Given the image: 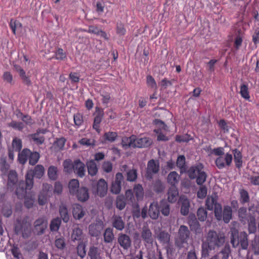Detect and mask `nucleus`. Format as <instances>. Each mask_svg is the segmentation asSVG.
Masks as SVG:
<instances>
[{"label":"nucleus","mask_w":259,"mask_h":259,"mask_svg":"<svg viewBox=\"0 0 259 259\" xmlns=\"http://www.w3.org/2000/svg\"><path fill=\"white\" fill-rule=\"evenodd\" d=\"M233 157L232 154L229 153L223 155V156H219L215 160V163L217 167L220 169H223L226 167H229L232 162Z\"/></svg>","instance_id":"9d476101"},{"label":"nucleus","mask_w":259,"mask_h":259,"mask_svg":"<svg viewBox=\"0 0 259 259\" xmlns=\"http://www.w3.org/2000/svg\"><path fill=\"white\" fill-rule=\"evenodd\" d=\"M203 168V165L198 163L191 166L187 172L189 178L191 180L196 179L198 185H202L206 181L207 175Z\"/></svg>","instance_id":"f03ea898"},{"label":"nucleus","mask_w":259,"mask_h":259,"mask_svg":"<svg viewBox=\"0 0 259 259\" xmlns=\"http://www.w3.org/2000/svg\"><path fill=\"white\" fill-rule=\"evenodd\" d=\"M55 58L58 60H64L67 55L62 48H58L55 52Z\"/></svg>","instance_id":"13d9d810"},{"label":"nucleus","mask_w":259,"mask_h":259,"mask_svg":"<svg viewBox=\"0 0 259 259\" xmlns=\"http://www.w3.org/2000/svg\"><path fill=\"white\" fill-rule=\"evenodd\" d=\"M179 203L181 205V213L183 215H187L189 212L190 201L186 197H180Z\"/></svg>","instance_id":"4be33fe9"},{"label":"nucleus","mask_w":259,"mask_h":259,"mask_svg":"<svg viewBox=\"0 0 259 259\" xmlns=\"http://www.w3.org/2000/svg\"><path fill=\"white\" fill-rule=\"evenodd\" d=\"M159 171V163L158 161L151 159L147 163L145 177L148 180H151L154 175L156 174Z\"/></svg>","instance_id":"6e6552de"},{"label":"nucleus","mask_w":259,"mask_h":259,"mask_svg":"<svg viewBox=\"0 0 259 259\" xmlns=\"http://www.w3.org/2000/svg\"><path fill=\"white\" fill-rule=\"evenodd\" d=\"M104 227V222L99 219L96 220L89 226V233L93 237H98Z\"/></svg>","instance_id":"1a4fd4ad"},{"label":"nucleus","mask_w":259,"mask_h":259,"mask_svg":"<svg viewBox=\"0 0 259 259\" xmlns=\"http://www.w3.org/2000/svg\"><path fill=\"white\" fill-rule=\"evenodd\" d=\"M58 169L56 166H50L48 170L49 178L52 180H56L58 178Z\"/></svg>","instance_id":"5fc2aeb1"},{"label":"nucleus","mask_w":259,"mask_h":259,"mask_svg":"<svg viewBox=\"0 0 259 259\" xmlns=\"http://www.w3.org/2000/svg\"><path fill=\"white\" fill-rule=\"evenodd\" d=\"M160 208L156 202H153L149 206L148 213L150 217L153 220L157 219L159 215Z\"/></svg>","instance_id":"b1692460"},{"label":"nucleus","mask_w":259,"mask_h":259,"mask_svg":"<svg viewBox=\"0 0 259 259\" xmlns=\"http://www.w3.org/2000/svg\"><path fill=\"white\" fill-rule=\"evenodd\" d=\"M232 152L235 166L237 168L240 169L242 166V154L237 148L233 149Z\"/></svg>","instance_id":"7c9ffc66"},{"label":"nucleus","mask_w":259,"mask_h":259,"mask_svg":"<svg viewBox=\"0 0 259 259\" xmlns=\"http://www.w3.org/2000/svg\"><path fill=\"white\" fill-rule=\"evenodd\" d=\"M117 136L118 135L116 132H108L105 133L103 135V138L105 141L112 143L116 140Z\"/></svg>","instance_id":"8fccbe9b"},{"label":"nucleus","mask_w":259,"mask_h":259,"mask_svg":"<svg viewBox=\"0 0 259 259\" xmlns=\"http://www.w3.org/2000/svg\"><path fill=\"white\" fill-rule=\"evenodd\" d=\"M240 94L241 97L247 100H249L250 96L249 94L248 85L242 83L240 86Z\"/></svg>","instance_id":"3c124183"},{"label":"nucleus","mask_w":259,"mask_h":259,"mask_svg":"<svg viewBox=\"0 0 259 259\" xmlns=\"http://www.w3.org/2000/svg\"><path fill=\"white\" fill-rule=\"evenodd\" d=\"M141 237L146 243L152 244L153 242V239L152 232L147 226L143 227L141 232Z\"/></svg>","instance_id":"bb28decb"},{"label":"nucleus","mask_w":259,"mask_h":259,"mask_svg":"<svg viewBox=\"0 0 259 259\" xmlns=\"http://www.w3.org/2000/svg\"><path fill=\"white\" fill-rule=\"evenodd\" d=\"M218 196L217 195L208 196L205 201L206 208L209 210H214L217 220L221 219L222 205L218 202Z\"/></svg>","instance_id":"20e7f679"},{"label":"nucleus","mask_w":259,"mask_h":259,"mask_svg":"<svg viewBox=\"0 0 259 259\" xmlns=\"http://www.w3.org/2000/svg\"><path fill=\"white\" fill-rule=\"evenodd\" d=\"M137 170L135 169H130L127 172V181L134 182L137 179Z\"/></svg>","instance_id":"052dcab7"},{"label":"nucleus","mask_w":259,"mask_h":259,"mask_svg":"<svg viewBox=\"0 0 259 259\" xmlns=\"http://www.w3.org/2000/svg\"><path fill=\"white\" fill-rule=\"evenodd\" d=\"M126 199L125 197L122 195H118L116 199L115 204L116 207L120 210H123L126 205Z\"/></svg>","instance_id":"c03bdc74"},{"label":"nucleus","mask_w":259,"mask_h":259,"mask_svg":"<svg viewBox=\"0 0 259 259\" xmlns=\"http://www.w3.org/2000/svg\"><path fill=\"white\" fill-rule=\"evenodd\" d=\"M83 238L82 230L78 227H75L72 231L71 239L73 241H81Z\"/></svg>","instance_id":"79ce46f5"},{"label":"nucleus","mask_w":259,"mask_h":259,"mask_svg":"<svg viewBox=\"0 0 259 259\" xmlns=\"http://www.w3.org/2000/svg\"><path fill=\"white\" fill-rule=\"evenodd\" d=\"M157 238L160 243L163 244H168L170 241V235L168 233L161 231L157 234Z\"/></svg>","instance_id":"ea45409f"},{"label":"nucleus","mask_w":259,"mask_h":259,"mask_svg":"<svg viewBox=\"0 0 259 259\" xmlns=\"http://www.w3.org/2000/svg\"><path fill=\"white\" fill-rule=\"evenodd\" d=\"M240 201L242 204H245L249 200V196L247 191L244 189L241 190L240 192Z\"/></svg>","instance_id":"0e129e2a"},{"label":"nucleus","mask_w":259,"mask_h":259,"mask_svg":"<svg viewBox=\"0 0 259 259\" xmlns=\"http://www.w3.org/2000/svg\"><path fill=\"white\" fill-rule=\"evenodd\" d=\"M165 185L159 179H156L152 182L150 189L156 193L162 192L165 189Z\"/></svg>","instance_id":"cd10ccee"},{"label":"nucleus","mask_w":259,"mask_h":259,"mask_svg":"<svg viewBox=\"0 0 259 259\" xmlns=\"http://www.w3.org/2000/svg\"><path fill=\"white\" fill-rule=\"evenodd\" d=\"M117 242L124 250H128L132 245L130 237L125 234L119 233L117 237Z\"/></svg>","instance_id":"4468645a"},{"label":"nucleus","mask_w":259,"mask_h":259,"mask_svg":"<svg viewBox=\"0 0 259 259\" xmlns=\"http://www.w3.org/2000/svg\"><path fill=\"white\" fill-rule=\"evenodd\" d=\"M8 186L9 187L14 186L18 182L17 173L15 170H10L7 173Z\"/></svg>","instance_id":"72a5a7b5"},{"label":"nucleus","mask_w":259,"mask_h":259,"mask_svg":"<svg viewBox=\"0 0 259 259\" xmlns=\"http://www.w3.org/2000/svg\"><path fill=\"white\" fill-rule=\"evenodd\" d=\"M48 221L45 218H39L33 223L32 231L36 235H41L45 233L46 230L48 228Z\"/></svg>","instance_id":"0eeeda50"},{"label":"nucleus","mask_w":259,"mask_h":259,"mask_svg":"<svg viewBox=\"0 0 259 259\" xmlns=\"http://www.w3.org/2000/svg\"><path fill=\"white\" fill-rule=\"evenodd\" d=\"M86 245L82 241L79 242L76 247L77 255L81 258H83L86 254Z\"/></svg>","instance_id":"de8ad7c7"},{"label":"nucleus","mask_w":259,"mask_h":259,"mask_svg":"<svg viewBox=\"0 0 259 259\" xmlns=\"http://www.w3.org/2000/svg\"><path fill=\"white\" fill-rule=\"evenodd\" d=\"M136 136L132 135L130 137H124L121 141L122 147L126 149L130 147L135 148Z\"/></svg>","instance_id":"c756f323"},{"label":"nucleus","mask_w":259,"mask_h":259,"mask_svg":"<svg viewBox=\"0 0 259 259\" xmlns=\"http://www.w3.org/2000/svg\"><path fill=\"white\" fill-rule=\"evenodd\" d=\"M104 241L106 243H111L114 240V235L113 234V229L108 227L107 228L103 234Z\"/></svg>","instance_id":"a19ab883"},{"label":"nucleus","mask_w":259,"mask_h":259,"mask_svg":"<svg viewBox=\"0 0 259 259\" xmlns=\"http://www.w3.org/2000/svg\"><path fill=\"white\" fill-rule=\"evenodd\" d=\"M225 242V238L223 235L210 230L208 232L206 242L203 243L202 247L203 250L207 248L209 250H213L223 245Z\"/></svg>","instance_id":"f257e3e1"},{"label":"nucleus","mask_w":259,"mask_h":259,"mask_svg":"<svg viewBox=\"0 0 259 259\" xmlns=\"http://www.w3.org/2000/svg\"><path fill=\"white\" fill-rule=\"evenodd\" d=\"M30 225V223L28 221V217H25L22 220H18L15 226V231L17 234H24L29 230Z\"/></svg>","instance_id":"9b49d317"},{"label":"nucleus","mask_w":259,"mask_h":259,"mask_svg":"<svg viewBox=\"0 0 259 259\" xmlns=\"http://www.w3.org/2000/svg\"><path fill=\"white\" fill-rule=\"evenodd\" d=\"M221 215V219L218 220L221 221L223 220L225 223H228L232 217V208L229 205L224 206L223 210L222 208Z\"/></svg>","instance_id":"412c9836"},{"label":"nucleus","mask_w":259,"mask_h":259,"mask_svg":"<svg viewBox=\"0 0 259 259\" xmlns=\"http://www.w3.org/2000/svg\"><path fill=\"white\" fill-rule=\"evenodd\" d=\"M160 211L164 216H168L170 212L169 205L166 200H162L160 203Z\"/></svg>","instance_id":"49530a36"},{"label":"nucleus","mask_w":259,"mask_h":259,"mask_svg":"<svg viewBox=\"0 0 259 259\" xmlns=\"http://www.w3.org/2000/svg\"><path fill=\"white\" fill-rule=\"evenodd\" d=\"M89 175L91 176H94L97 174L98 169L95 161L94 160H90L86 163Z\"/></svg>","instance_id":"c9c22d12"},{"label":"nucleus","mask_w":259,"mask_h":259,"mask_svg":"<svg viewBox=\"0 0 259 259\" xmlns=\"http://www.w3.org/2000/svg\"><path fill=\"white\" fill-rule=\"evenodd\" d=\"M154 132L157 134V140L158 141H167L169 138L163 134L160 128H156L154 130Z\"/></svg>","instance_id":"338daca9"},{"label":"nucleus","mask_w":259,"mask_h":259,"mask_svg":"<svg viewBox=\"0 0 259 259\" xmlns=\"http://www.w3.org/2000/svg\"><path fill=\"white\" fill-rule=\"evenodd\" d=\"M124 178L121 172H117L115 175V179L113 182L111 187V192L115 194H119L121 189V183Z\"/></svg>","instance_id":"ddd939ff"},{"label":"nucleus","mask_w":259,"mask_h":259,"mask_svg":"<svg viewBox=\"0 0 259 259\" xmlns=\"http://www.w3.org/2000/svg\"><path fill=\"white\" fill-rule=\"evenodd\" d=\"M29 138L30 141L38 146L42 145L45 140L43 135H39L36 133L29 135Z\"/></svg>","instance_id":"f704fd0d"},{"label":"nucleus","mask_w":259,"mask_h":259,"mask_svg":"<svg viewBox=\"0 0 259 259\" xmlns=\"http://www.w3.org/2000/svg\"><path fill=\"white\" fill-rule=\"evenodd\" d=\"M55 246L59 250H64L66 247V239L64 237L56 236L54 241Z\"/></svg>","instance_id":"473e14b6"},{"label":"nucleus","mask_w":259,"mask_h":259,"mask_svg":"<svg viewBox=\"0 0 259 259\" xmlns=\"http://www.w3.org/2000/svg\"><path fill=\"white\" fill-rule=\"evenodd\" d=\"M44 174V167L42 165L38 164L34 167L33 170H30L26 174V184L28 188H32L34 182L33 178L40 179Z\"/></svg>","instance_id":"39448f33"},{"label":"nucleus","mask_w":259,"mask_h":259,"mask_svg":"<svg viewBox=\"0 0 259 259\" xmlns=\"http://www.w3.org/2000/svg\"><path fill=\"white\" fill-rule=\"evenodd\" d=\"M179 196V191L176 186H171L167 192V199L170 203L175 202Z\"/></svg>","instance_id":"c85d7f7f"},{"label":"nucleus","mask_w":259,"mask_h":259,"mask_svg":"<svg viewBox=\"0 0 259 259\" xmlns=\"http://www.w3.org/2000/svg\"><path fill=\"white\" fill-rule=\"evenodd\" d=\"M104 114L103 109L98 107H96L93 128L98 133L100 132V124L102 121Z\"/></svg>","instance_id":"f8f14e48"},{"label":"nucleus","mask_w":259,"mask_h":259,"mask_svg":"<svg viewBox=\"0 0 259 259\" xmlns=\"http://www.w3.org/2000/svg\"><path fill=\"white\" fill-rule=\"evenodd\" d=\"M74 124L77 127L81 126L83 123V115L80 113H77L73 115Z\"/></svg>","instance_id":"e2e57ef3"},{"label":"nucleus","mask_w":259,"mask_h":259,"mask_svg":"<svg viewBox=\"0 0 259 259\" xmlns=\"http://www.w3.org/2000/svg\"><path fill=\"white\" fill-rule=\"evenodd\" d=\"M177 165L181 170L185 169L186 168V159L184 155H179L177 159Z\"/></svg>","instance_id":"680f3d73"},{"label":"nucleus","mask_w":259,"mask_h":259,"mask_svg":"<svg viewBox=\"0 0 259 259\" xmlns=\"http://www.w3.org/2000/svg\"><path fill=\"white\" fill-rule=\"evenodd\" d=\"M111 222L112 227L117 231H121L125 228V222L122 217L119 215L114 214L111 218Z\"/></svg>","instance_id":"dca6fc26"},{"label":"nucleus","mask_w":259,"mask_h":259,"mask_svg":"<svg viewBox=\"0 0 259 259\" xmlns=\"http://www.w3.org/2000/svg\"><path fill=\"white\" fill-rule=\"evenodd\" d=\"M64 170L67 173H71L72 172L74 167V162L72 163V161L69 159H66L63 163Z\"/></svg>","instance_id":"603ef678"},{"label":"nucleus","mask_w":259,"mask_h":259,"mask_svg":"<svg viewBox=\"0 0 259 259\" xmlns=\"http://www.w3.org/2000/svg\"><path fill=\"white\" fill-rule=\"evenodd\" d=\"M133 192L136 195L138 199L142 198L144 195V190L142 185L139 184L135 185L133 191L132 190H127L126 191V195L127 197L131 196L130 198L131 199L133 197Z\"/></svg>","instance_id":"f3484780"},{"label":"nucleus","mask_w":259,"mask_h":259,"mask_svg":"<svg viewBox=\"0 0 259 259\" xmlns=\"http://www.w3.org/2000/svg\"><path fill=\"white\" fill-rule=\"evenodd\" d=\"M101 250L97 246L92 245L89 247L88 256L89 259H101Z\"/></svg>","instance_id":"a878e982"},{"label":"nucleus","mask_w":259,"mask_h":259,"mask_svg":"<svg viewBox=\"0 0 259 259\" xmlns=\"http://www.w3.org/2000/svg\"><path fill=\"white\" fill-rule=\"evenodd\" d=\"M85 212L82 206L79 204H74L72 207V214L75 220H80L85 215Z\"/></svg>","instance_id":"5701e85b"},{"label":"nucleus","mask_w":259,"mask_h":259,"mask_svg":"<svg viewBox=\"0 0 259 259\" xmlns=\"http://www.w3.org/2000/svg\"><path fill=\"white\" fill-rule=\"evenodd\" d=\"M59 213L61 219L64 223H67L69 220V215L67 207L62 204L59 207Z\"/></svg>","instance_id":"37998d69"},{"label":"nucleus","mask_w":259,"mask_h":259,"mask_svg":"<svg viewBox=\"0 0 259 259\" xmlns=\"http://www.w3.org/2000/svg\"><path fill=\"white\" fill-rule=\"evenodd\" d=\"M29 154H30V150L28 148L23 149L21 152L20 151L18 156L19 163L24 164L28 159Z\"/></svg>","instance_id":"4c0bfd02"},{"label":"nucleus","mask_w":259,"mask_h":259,"mask_svg":"<svg viewBox=\"0 0 259 259\" xmlns=\"http://www.w3.org/2000/svg\"><path fill=\"white\" fill-rule=\"evenodd\" d=\"M207 212L203 207H200L197 210V215L198 220L200 221H204L207 217Z\"/></svg>","instance_id":"69168bd1"},{"label":"nucleus","mask_w":259,"mask_h":259,"mask_svg":"<svg viewBox=\"0 0 259 259\" xmlns=\"http://www.w3.org/2000/svg\"><path fill=\"white\" fill-rule=\"evenodd\" d=\"M179 178L180 177L176 171H171L167 176V182L171 185V186H176L179 183Z\"/></svg>","instance_id":"58836bf2"},{"label":"nucleus","mask_w":259,"mask_h":259,"mask_svg":"<svg viewBox=\"0 0 259 259\" xmlns=\"http://www.w3.org/2000/svg\"><path fill=\"white\" fill-rule=\"evenodd\" d=\"M80 188L79 181L77 179H72L69 182L68 189L71 195L74 196Z\"/></svg>","instance_id":"2f4dec72"},{"label":"nucleus","mask_w":259,"mask_h":259,"mask_svg":"<svg viewBox=\"0 0 259 259\" xmlns=\"http://www.w3.org/2000/svg\"><path fill=\"white\" fill-rule=\"evenodd\" d=\"M10 164L7 163L5 159H1L0 160V169L4 175H6L9 172L10 168Z\"/></svg>","instance_id":"4d7b16f0"},{"label":"nucleus","mask_w":259,"mask_h":259,"mask_svg":"<svg viewBox=\"0 0 259 259\" xmlns=\"http://www.w3.org/2000/svg\"><path fill=\"white\" fill-rule=\"evenodd\" d=\"M73 171L80 178H82L85 175V165L79 159L74 161V167Z\"/></svg>","instance_id":"a211bd4d"},{"label":"nucleus","mask_w":259,"mask_h":259,"mask_svg":"<svg viewBox=\"0 0 259 259\" xmlns=\"http://www.w3.org/2000/svg\"><path fill=\"white\" fill-rule=\"evenodd\" d=\"M152 143V140L149 137L137 138L135 140V148H145L150 146Z\"/></svg>","instance_id":"393cba45"},{"label":"nucleus","mask_w":259,"mask_h":259,"mask_svg":"<svg viewBox=\"0 0 259 259\" xmlns=\"http://www.w3.org/2000/svg\"><path fill=\"white\" fill-rule=\"evenodd\" d=\"M78 201L80 202H85L89 198V191L88 188L85 187H80V189L74 195Z\"/></svg>","instance_id":"6ab92c4d"},{"label":"nucleus","mask_w":259,"mask_h":259,"mask_svg":"<svg viewBox=\"0 0 259 259\" xmlns=\"http://www.w3.org/2000/svg\"><path fill=\"white\" fill-rule=\"evenodd\" d=\"M12 146L14 151L20 152L22 148V140L18 138H14L12 141Z\"/></svg>","instance_id":"864d4df0"},{"label":"nucleus","mask_w":259,"mask_h":259,"mask_svg":"<svg viewBox=\"0 0 259 259\" xmlns=\"http://www.w3.org/2000/svg\"><path fill=\"white\" fill-rule=\"evenodd\" d=\"M31 188H28L26 184V179L25 181H21L19 182L16 188L15 193L19 199H22L26 197L27 190H30Z\"/></svg>","instance_id":"2eb2a0df"},{"label":"nucleus","mask_w":259,"mask_h":259,"mask_svg":"<svg viewBox=\"0 0 259 259\" xmlns=\"http://www.w3.org/2000/svg\"><path fill=\"white\" fill-rule=\"evenodd\" d=\"M108 187L107 182L103 179L99 180L97 186V194L100 197H104L107 192Z\"/></svg>","instance_id":"aec40b11"},{"label":"nucleus","mask_w":259,"mask_h":259,"mask_svg":"<svg viewBox=\"0 0 259 259\" xmlns=\"http://www.w3.org/2000/svg\"><path fill=\"white\" fill-rule=\"evenodd\" d=\"M190 234L188 228L185 225H181L179 229L178 237L176 239V245L179 248L183 247L184 244L187 243Z\"/></svg>","instance_id":"423d86ee"},{"label":"nucleus","mask_w":259,"mask_h":259,"mask_svg":"<svg viewBox=\"0 0 259 259\" xmlns=\"http://www.w3.org/2000/svg\"><path fill=\"white\" fill-rule=\"evenodd\" d=\"M231 233V243L233 246L236 247L240 245L242 249H247L248 246L247 233L244 232L239 233L236 229H232Z\"/></svg>","instance_id":"7ed1b4c3"},{"label":"nucleus","mask_w":259,"mask_h":259,"mask_svg":"<svg viewBox=\"0 0 259 259\" xmlns=\"http://www.w3.org/2000/svg\"><path fill=\"white\" fill-rule=\"evenodd\" d=\"M231 253V248L229 244H225L224 247L220 251V254L222 259H228Z\"/></svg>","instance_id":"bf43d9fd"},{"label":"nucleus","mask_w":259,"mask_h":259,"mask_svg":"<svg viewBox=\"0 0 259 259\" xmlns=\"http://www.w3.org/2000/svg\"><path fill=\"white\" fill-rule=\"evenodd\" d=\"M61 224V220L59 218L53 219L50 224L51 232H57L59 230Z\"/></svg>","instance_id":"a18cd8bd"},{"label":"nucleus","mask_w":259,"mask_h":259,"mask_svg":"<svg viewBox=\"0 0 259 259\" xmlns=\"http://www.w3.org/2000/svg\"><path fill=\"white\" fill-rule=\"evenodd\" d=\"M188 223L192 231L195 232L196 234L201 233V229L200 224L195 218H191Z\"/></svg>","instance_id":"e433bc0d"},{"label":"nucleus","mask_w":259,"mask_h":259,"mask_svg":"<svg viewBox=\"0 0 259 259\" xmlns=\"http://www.w3.org/2000/svg\"><path fill=\"white\" fill-rule=\"evenodd\" d=\"M66 142V139L63 138H60L58 139L54 143V146L56 148L58 149L59 150H62L63 149L65 144Z\"/></svg>","instance_id":"774afa93"},{"label":"nucleus","mask_w":259,"mask_h":259,"mask_svg":"<svg viewBox=\"0 0 259 259\" xmlns=\"http://www.w3.org/2000/svg\"><path fill=\"white\" fill-rule=\"evenodd\" d=\"M8 126L12 127L15 130L22 131L24 128V124L22 122H18L12 120L11 122L8 123Z\"/></svg>","instance_id":"6e6d98bb"},{"label":"nucleus","mask_w":259,"mask_h":259,"mask_svg":"<svg viewBox=\"0 0 259 259\" xmlns=\"http://www.w3.org/2000/svg\"><path fill=\"white\" fill-rule=\"evenodd\" d=\"M40 158L39 153L37 152H31L30 150V154H29V163L30 165H34L38 161Z\"/></svg>","instance_id":"09e8293b"}]
</instances>
